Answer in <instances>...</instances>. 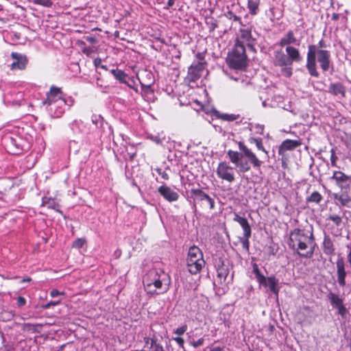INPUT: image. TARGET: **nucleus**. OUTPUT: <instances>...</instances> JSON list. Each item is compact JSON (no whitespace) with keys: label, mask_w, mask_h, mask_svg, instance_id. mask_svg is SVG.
I'll use <instances>...</instances> for the list:
<instances>
[{"label":"nucleus","mask_w":351,"mask_h":351,"mask_svg":"<svg viewBox=\"0 0 351 351\" xmlns=\"http://www.w3.org/2000/svg\"><path fill=\"white\" fill-rule=\"evenodd\" d=\"M328 48H330V45L324 38H322L316 45L312 44L308 46L306 68L311 76L319 77L317 62L319 63L323 72H327L330 69L333 70L331 52Z\"/></svg>","instance_id":"1"},{"label":"nucleus","mask_w":351,"mask_h":351,"mask_svg":"<svg viewBox=\"0 0 351 351\" xmlns=\"http://www.w3.org/2000/svg\"><path fill=\"white\" fill-rule=\"evenodd\" d=\"M287 244L291 250L305 258L313 256L316 245L313 231L301 228H295L290 232Z\"/></svg>","instance_id":"2"},{"label":"nucleus","mask_w":351,"mask_h":351,"mask_svg":"<svg viewBox=\"0 0 351 351\" xmlns=\"http://www.w3.org/2000/svg\"><path fill=\"white\" fill-rule=\"evenodd\" d=\"M238 145L242 153L231 149L227 152L230 161L236 165L238 171L241 173L249 171L251 168L250 162L254 168L260 169L263 162L257 158L256 154L242 142H239Z\"/></svg>","instance_id":"3"},{"label":"nucleus","mask_w":351,"mask_h":351,"mask_svg":"<svg viewBox=\"0 0 351 351\" xmlns=\"http://www.w3.org/2000/svg\"><path fill=\"white\" fill-rule=\"evenodd\" d=\"M43 104L48 106V110L52 117H60L64 112L63 106L66 105V101L63 99V93L60 88L52 86L50 88L49 92L47 93V98L43 101Z\"/></svg>","instance_id":"4"},{"label":"nucleus","mask_w":351,"mask_h":351,"mask_svg":"<svg viewBox=\"0 0 351 351\" xmlns=\"http://www.w3.org/2000/svg\"><path fill=\"white\" fill-rule=\"evenodd\" d=\"M227 62L230 68L243 70L247 66V58L243 42L236 40L234 48L227 58Z\"/></svg>","instance_id":"5"},{"label":"nucleus","mask_w":351,"mask_h":351,"mask_svg":"<svg viewBox=\"0 0 351 351\" xmlns=\"http://www.w3.org/2000/svg\"><path fill=\"white\" fill-rule=\"evenodd\" d=\"M143 283L145 291L150 295H158L166 292L169 288L162 287V280L158 271L155 269L150 270L143 278Z\"/></svg>","instance_id":"6"},{"label":"nucleus","mask_w":351,"mask_h":351,"mask_svg":"<svg viewBox=\"0 0 351 351\" xmlns=\"http://www.w3.org/2000/svg\"><path fill=\"white\" fill-rule=\"evenodd\" d=\"M186 265L189 271L191 274H198L204 267L205 261L203 258V254L198 247L193 245L189 248Z\"/></svg>","instance_id":"7"},{"label":"nucleus","mask_w":351,"mask_h":351,"mask_svg":"<svg viewBox=\"0 0 351 351\" xmlns=\"http://www.w3.org/2000/svg\"><path fill=\"white\" fill-rule=\"evenodd\" d=\"M191 193L195 204H199L202 207L210 210L215 208L214 199L201 189H191Z\"/></svg>","instance_id":"8"},{"label":"nucleus","mask_w":351,"mask_h":351,"mask_svg":"<svg viewBox=\"0 0 351 351\" xmlns=\"http://www.w3.org/2000/svg\"><path fill=\"white\" fill-rule=\"evenodd\" d=\"M137 77L143 93L145 94L152 93L153 90L152 89V86L154 83V77L152 73L147 70H144L142 71Z\"/></svg>","instance_id":"9"},{"label":"nucleus","mask_w":351,"mask_h":351,"mask_svg":"<svg viewBox=\"0 0 351 351\" xmlns=\"http://www.w3.org/2000/svg\"><path fill=\"white\" fill-rule=\"evenodd\" d=\"M216 173L219 178L228 182H232L235 180L234 168L226 162L219 163Z\"/></svg>","instance_id":"10"},{"label":"nucleus","mask_w":351,"mask_h":351,"mask_svg":"<svg viewBox=\"0 0 351 351\" xmlns=\"http://www.w3.org/2000/svg\"><path fill=\"white\" fill-rule=\"evenodd\" d=\"M205 69V63L194 62L189 68L186 80L190 82H195L199 80Z\"/></svg>","instance_id":"11"},{"label":"nucleus","mask_w":351,"mask_h":351,"mask_svg":"<svg viewBox=\"0 0 351 351\" xmlns=\"http://www.w3.org/2000/svg\"><path fill=\"white\" fill-rule=\"evenodd\" d=\"M330 179L335 180L336 184L341 190L346 191L348 189H350L351 186V176L346 175L342 171H334L333 175Z\"/></svg>","instance_id":"12"},{"label":"nucleus","mask_w":351,"mask_h":351,"mask_svg":"<svg viewBox=\"0 0 351 351\" xmlns=\"http://www.w3.org/2000/svg\"><path fill=\"white\" fill-rule=\"evenodd\" d=\"M10 56L13 60L10 65L12 70H24L26 68L28 59L25 54L18 52H12Z\"/></svg>","instance_id":"13"},{"label":"nucleus","mask_w":351,"mask_h":351,"mask_svg":"<svg viewBox=\"0 0 351 351\" xmlns=\"http://www.w3.org/2000/svg\"><path fill=\"white\" fill-rule=\"evenodd\" d=\"M336 267L337 282L340 287H343L346 285V278L347 273L346 271L345 261L343 257L337 258Z\"/></svg>","instance_id":"14"},{"label":"nucleus","mask_w":351,"mask_h":351,"mask_svg":"<svg viewBox=\"0 0 351 351\" xmlns=\"http://www.w3.org/2000/svg\"><path fill=\"white\" fill-rule=\"evenodd\" d=\"M274 64L276 66H291L289 56L282 49L274 51Z\"/></svg>","instance_id":"15"},{"label":"nucleus","mask_w":351,"mask_h":351,"mask_svg":"<svg viewBox=\"0 0 351 351\" xmlns=\"http://www.w3.org/2000/svg\"><path fill=\"white\" fill-rule=\"evenodd\" d=\"M159 193L167 201L175 202L178 199L179 195L170 187L162 185L158 188Z\"/></svg>","instance_id":"16"},{"label":"nucleus","mask_w":351,"mask_h":351,"mask_svg":"<svg viewBox=\"0 0 351 351\" xmlns=\"http://www.w3.org/2000/svg\"><path fill=\"white\" fill-rule=\"evenodd\" d=\"M301 145L302 143L300 141L287 139L284 141L279 147L278 154L279 155L283 156L285 152L288 150H293L297 148L298 147L300 146Z\"/></svg>","instance_id":"17"},{"label":"nucleus","mask_w":351,"mask_h":351,"mask_svg":"<svg viewBox=\"0 0 351 351\" xmlns=\"http://www.w3.org/2000/svg\"><path fill=\"white\" fill-rule=\"evenodd\" d=\"M259 284L265 287H269L270 289V291L272 293H274L276 295L278 294V292H279V287L278 286V280L276 279L274 276H271L268 278H266L265 276V281H263L262 283H259Z\"/></svg>","instance_id":"18"},{"label":"nucleus","mask_w":351,"mask_h":351,"mask_svg":"<svg viewBox=\"0 0 351 351\" xmlns=\"http://www.w3.org/2000/svg\"><path fill=\"white\" fill-rule=\"evenodd\" d=\"M285 51L291 64L293 62H300L302 61V57L298 49L293 46H287Z\"/></svg>","instance_id":"19"},{"label":"nucleus","mask_w":351,"mask_h":351,"mask_svg":"<svg viewBox=\"0 0 351 351\" xmlns=\"http://www.w3.org/2000/svg\"><path fill=\"white\" fill-rule=\"evenodd\" d=\"M332 196L335 200L339 202L337 204L341 206H346L349 208H351V197L346 192H343L341 194L333 193Z\"/></svg>","instance_id":"20"},{"label":"nucleus","mask_w":351,"mask_h":351,"mask_svg":"<svg viewBox=\"0 0 351 351\" xmlns=\"http://www.w3.org/2000/svg\"><path fill=\"white\" fill-rule=\"evenodd\" d=\"M328 92L335 96L341 95L343 97L346 95V88L341 82L331 83Z\"/></svg>","instance_id":"21"},{"label":"nucleus","mask_w":351,"mask_h":351,"mask_svg":"<svg viewBox=\"0 0 351 351\" xmlns=\"http://www.w3.org/2000/svg\"><path fill=\"white\" fill-rule=\"evenodd\" d=\"M217 276L220 282H226L229 274V266L225 265L223 262L221 265H218L217 268Z\"/></svg>","instance_id":"22"},{"label":"nucleus","mask_w":351,"mask_h":351,"mask_svg":"<svg viewBox=\"0 0 351 351\" xmlns=\"http://www.w3.org/2000/svg\"><path fill=\"white\" fill-rule=\"evenodd\" d=\"M234 221L238 222L243 230V234L246 237H251L252 230L247 219L239 216L238 214L234 215Z\"/></svg>","instance_id":"23"},{"label":"nucleus","mask_w":351,"mask_h":351,"mask_svg":"<svg viewBox=\"0 0 351 351\" xmlns=\"http://www.w3.org/2000/svg\"><path fill=\"white\" fill-rule=\"evenodd\" d=\"M323 252L326 255L332 256L335 254V247L329 236L325 235L322 243Z\"/></svg>","instance_id":"24"},{"label":"nucleus","mask_w":351,"mask_h":351,"mask_svg":"<svg viewBox=\"0 0 351 351\" xmlns=\"http://www.w3.org/2000/svg\"><path fill=\"white\" fill-rule=\"evenodd\" d=\"M296 42V38L292 30H289L287 34L280 40L279 45L280 47L290 46Z\"/></svg>","instance_id":"25"},{"label":"nucleus","mask_w":351,"mask_h":351,"mask_svg":"<svg viewBox=\"0 0 351 351\" xmlns=\"http://www.w3.org/2000/svg\"><path fill=\"white\" fill-rule=\"evenodd\" d=\"M327 298L330 301L331 305L334 308H338L343 304V300L337 294L332 292H329L327 295Z\"/></svg>","instance_id":"26"},{"label":"nucleus","mask_w":351,"mask_h":351,"mask_svg":"<svg viewBox=\"0 0 351 351\" xmlns=\"http://www.w3.org/2000/svg\"><path fill=\"white\" fill-rule=\"evenodd\" d=\"M145 347L150 350V351H160L163 350V348L160 344L157 343L156 341L150 338H145Z\"/></svg>","instance_id":"27"},{"label":"nucleus","mask_w":351,"mask_h":351,"mask_svg":"<svg viewBox=\"0 0 351 351\" xmlns=\"http://www.w3.org/2000/svg\"><path fill=\"white\" fill-rule=\"evenodd\" d=\"M43 205L47 206L49 208L53 209L58 212H60V205L53 199L43 197Z\"/></svg>","instance_id":"28"},{"label":"nucleus","mask_w":351,"mask_h":351,"mask_svg":"<svg viewBox=\"0 0 351 351\" xmlns=\"http://www.w3.org/2000/svg\"><path fill=\"white\" fill-rule=\"evenodd\" d=\"M111 73L120 82L127 84L126 78L128 77V75L125 73L124 71L119 69H112L111 70Z\"/></svg>","instance_id":"29"},{"label":"nucleus","mask_w":351,"mask_h":351,"mask_svg":"<svg viewBox=\"0 0 351 351\" xmlns=\"http://www.w3.org/2000/svg\"><path fill=\"white\" fill-rule=\"evenodd\" d=\"M260 0H248L247 8L252 15H256L258 11Z\"/></svg>","instance_id":"30"},{"label":"nucleus","mask_w":351,"mask_h":351,"mask_svg":"<svg viewBox=\"0 0 351 351\" xmlns=\"http://www.w3.org/2000/svg\"><path fill=\"white\" fill-rule=\"evenodd\" d=\"M322 199V195L318 191H314L306 197V203L319 204Z\"/></svg>","instance_id":"31"},{"label":"nucleus","mask_w":351,"mask_h":351,"mask_svg":"<svg viewBox=\"0 0 351 351\" xmlns=\"http://www.w3.org/2000/svg\"><path fill=\"white\" fill-rule=\"evenodd\" d=\"M237 40H239L240 41L243 42V44L245 43H247L251 42L252 40L251 31L247 29L241 30L240 38H237Z\"/></svg>","instance_id":"32"},{"label":"nucleus","mask_w":351,"mask_h":351,"mask_svg":"<svg viewBox=\"0 0 351 351\" xmlns=\"http://www.w3.org/2000/svg\"><path fill=\"white\" fill-rule=\"evenodd\" d=\"M217 117L223 121H233L238 119L239 118L240 115L234 114H226V113L217 112Z\"/></svg>","instance_id":"33"},{"label":"nucleus","mask_w":351,"mask_h":351,"mask_svg":"<svg viewBox=\"0 0 351 351\" xmlns=\"http://www.w3.org/2000/svg\"><path fill=\"white\" fill-rule=\"evenodd\" d=\"M248 141H249L250 143L255 144L258 149L263 151L267 155V152L265 149V148L263 145L262 138L250 137Z\"/></svg>","instance_id":"34"},{"label":"nucleus","mask_w":351,"mask_h":351,"mask_svg":"<svg viewBox=\"0 0 351 351\" xmlns=\"http://www.w3.org/2000/svg\"><path fill=\"white\" fill-rule=\"evenodd\" d=\"M253 273L254 274L258 283H262L265 281V276L261 273L256 263L253 265Z\"/></svg>","instance_id":"35"},{"label":"nucleus","mask_w":351,"mask_h":351,"mask_svg":"<svg viewBox=\"0 0 351 351\" xmlns=\"http://www.w3.org/2000/svg\"><path fill=\"white\" fill-rule=\"evenodd\" d=\"M250 237H246V235L243 234V237H239V241L242 244L243 248L246 251L248 252L250 249V241L249 239Z\"/></svg>","instance_id":"36"},{"label":"nucleus","mask_w":351,"mask_h":351,"mask_svg":"<svg viewBox=\"0 0 351 351\" xmlns=\"http://www.w3.org/2000/svg\"><path fill=\"white\" fill-rule=\"evenodd\" d=\"M33 3L36 5H40L46 8H50L53 5L51 0H33Z\"/></svg>","instance_id":"37"},{"label":"nucleus","mask_w":351,"mask_h":351,"mask_svg":"<svg viewBox=\"0 0 351 351\" xmlns=\"http://www.w3.org/2000/svg\"><path fill=\"white\" fill-rule=\"evenodd\" d=\"M206 24L208 26L210 32H213L217 27V21L213 18L206 20Z\"/></svg>","instance_id":"38"},{"label":"nucleus","mask_w":351,"mask_h":351,"mask_svg":"<svg viewBox=\"0 0 351 351\" xmlns=\"http://www.w3.org/2000/svg\"><path fill=\"white\" fill-rule=\"evenodd\" d=\"M280 67L282 68L281 71L285 76L290 77L292 75L291 66H282Z\"/></svg>","instance_id":"39"},{"label":"nucleus","mask_w":351,"mask_h":351,"mask_svg":"<svg viewBox=\"0 0 351 351\" xmlns=\"http://www.w3.org/2000/svg\"><path fill=\"white\" fill-rule=\"evenodd\" d=\"M328 219L331 220L337 226H339L342 221L341 217L337 215H330Z\"/></svg>","instance_id":"40"},{"label":"nucleus","mask_w":351,"mask_h":351,"mask_svg":"<svg viewBox=\"0 0 351 351\" xmlns=\"http://www.w3.org/2000/svg\"><path fill=\"white\" fill-rule=\"evenodd\" d=\"M337 309L338 311V314H339L342 317H346L348 313V310L345 306L344 304L340 306L339 307L337 308Z\"/></svg>","instance_id":"41"},{"label":"nucleus","mask_w":351,"mask_h":351,"mask_svg":"<svg viewBox=\"0 0 351 351\" xmlns=\"http://www.w3.org/2000/svg\"><path fill=\"white\" fill-rule=\"evenodd\" d=\"M330 153H331V156H330L331 165L333 166V167H336L337 166L336 162H337V157L336 156L335 149H332L330 150Z\"/></svg>","instance_id":"42"},{"label":"nucleus","mask_w":351,"mask_h":351,"mask_svg":"<svg viewBox=\"0 0 351 351\" xmlns=\"http://www.w3.org/2000/svg\"><path fill=\"white\" fill-rule=\"evenodd\" d=\"M231 78L233 79L234 80H235L236 82H239L241 87H245L246 86L250 85L249 81L244 80L243 79H242L241 77H232Z\"/></svg>","instance_id":"43"},{"label":"nucleus","mask_w":351,"mask_h":351,"mask_svg":"<svg viewBox=\"0 0 351 351\" xmlns=\"http://www.w3.org/2000/svg\"><path fill=\"white\" fill-rule=\"evenodd\" d=\"M227 16L229 19L232 20L234 21L241 23V18L236 14H234L232 12L230 11L227 14Z\"/></svg>","instance_id":"44"},{"label":"nucleus","mask_w":351,"mask_h":351,"mask_svg":"<svg viewBox=\"0 0 351 351\" xmlns=\"http://www.w3.org/2000/svg\"><path fill=\"white\" fill-rule=\"evenodd\" d=\"M186 329H187V326L186 325H184V326H182L181 327L178 328L174 331V333L178 335H183L186 332Z\"/></svg>","instance_id":"45"},{"label":"nucleus","mask_w":351,"mask_h":351,"mask_svg":"<svg viewBox=\"0 0 351 351\" xmlns=\"http://www.w3.org/2000/svg\"><path fill=\"white\" fill-rule=\"evenodd\" d=\"M60 303V300L51 301V302L43 305L42 307L44 309H47V308H49L52 306H56V305L59 304Z\"/></svg>","instance_id":"46"},{"label":"nucleus","mask_w":351,"mask_h":351,"mask_svg":"<svg viewBox=\"0 0 351 351\" xmlns=\"http://www.w3.org/2000/svg\"><path fill=\"white\" fill-rule=\"evenodd\" d=\"M84 242L85 241L83 239H77L74 241L73 246L77 248H80L84 245Z\"/></svg>","instance_id":"47"},{"label":"nucleus","mask_w":351,"mask_h":351,"mask_svg":"<svg viewBox=\"0 0 351 351\" xmlns=\"http://www.w3.org/2000/svg\"><path fill=\"white\" fill-rule=\"evenodd\" d=\"M204 342V339L203 338L199 339L196 341H191L190 344L193 346L194 348H198L199 346H202Z\"/></svg>","instance_id":"48"},{"label":"nucleus","mask_w":351,"mask_h":351,"mask_svg":"<svg viewBox=\"0 0 351 351\" xmlns=\"http://www.w3.org/2000/svg\"><path fill=\"white\" fill-rule=\"evenodd\" d=\"M61 295H64V292H60L57 289H52L51 291V292H50V295L52 298H55V297H57V296Z\"/></svg>","instance_id":"49"},{"label":"nucleus","mask_w":351,"mask_h":351,"mask_svg":"<svg viewBox=\"0 0 351 351\" xmlns=\"http://www.w3.org/2000/svg\"><path fill=\"white\" fill-rule=\"evenodd\" d=\"M26 303V300L22 297V296H19L18 298H17V304L19 306H23Z\"/></svg>","instance_id":"50"},{"label":"nucleus","mask_w":351,"mask_h":351,"mask_svg":"<svg viewBox=\"0 0 351 351\" xmlns=\"http://www.w3.org/2000/svg\"><path fill=\"white\" fill-rule=\"evenodd\" d=\"M157 171L163 179H165V180L169 179L168 173L166 171H162L160 169H158Z\"/></svg>","instance_id":"51"},{"label":"nucleus","mask_w":351,"mask_h":351,"mask_svg":"<svg viewBox=\"0 0 351 351\" xmlns=\"http://www.w3.org/2000/svg\"><path fill=\"white\" fill-rule=\"evenodd\" d=\"M174 340L177 342V343L179 345L180 347H181V348L184 347V341L182 338L178 337L174 338Z\"/></svg>","instance_id":"52"},{"label":"nucleus","mask_w":351,"mask_h":351,"mask_svg":"<svg viewBox=\"0 0 351 351\" xmlns=\"http://www.w3.org/2000/svg\"><path fill=\"white\" fill-rule=\"evenodd\" d=\"M175 1H176V0H169L167 2V6H165L164 8L167 9V10L169 9L174 5Z\"/></svg>","instance_id":"53"},{"label":"nucleus","mask_w":351,"mask_h":351,"mask_svg":"<svg viewBox=\"0 0 351 351\" xmlns=\"http://www.w3.org/2000/svg\"><path fill=\"white\" fill-rule=\"evenodd\" d=\"M151 139L153 141L156 142L157 144L162 143V140L159 137H158V136H152Z\"/></svg>","instance_id":"54"},{"label":"nucleus","mask_w":351,"mask_h":351,"mask_svg":"<svg viewBox=\"0 0 351 351\" xmlns=\"http://www.w3.org/2000/svg\"><path fill=\"white\" fill-rule=\"evenodd\" d=\"M256 128L258 129V132L261 134L263 132L264 127L263 125H258Z\"/></svg>","instance_id":"55"},{"label":"nucleus","mask_w":351,"mask_h":351,"mask_svg":"<svg viewBox=\"0 0 351 351\" xmlns=\"http://www.w3.org/2000/svg\"><path fill=\"white\" fill-rule=\"evenodd\" d=\"M247 45L249 49H250L251 50L255 51V48L254 47L253 44L251 42L247 43Z\"/></svg>","instance_id":"56"},{"label":"nucleus","mask_w":351,"mask_h":351,"mask_svg":"<svg viewBox=\"0 0 351 351\" xmlns=\"http://www.w3.org/2000/svg\"><path fill=\"white\" fill-rule=\"evenodd\" d=\"M31 280H32L31 278L27 277V278H23L21 282H30Z\"/></svg>","instance_id":"57"},{"label":"nucleus","mask_w":351,"mask_h":351,"mask_svg":"<svg viewBox=\"0 0 351 351\" xmlns=\"http://www.w3.org/2000/svg\"><path fill=\"white\" fill-rule=\"evenodd\" d=\"M86 40H88L90 43H94L95 41V39L93 37H87Z\"/></svg>","instance_id":"58"},{"label":"nucleus","mask_w":351,"mask_h":351,"mask_svg":"<svg viewBox=\"0 0 351 351\" xmlns=\"http://www.w3.org/2000/svg\"><path fill=\"white\" fill-rule=\"evenodd\" d=\"M10 141H11V143H12L13 145L16 146V149H19V147H18V146H17V144L16 143V141H15L14 139H13L12 138H11Z\"/></svg>","instance_id":"59"},{"label":"nucleus","mask_w":351,"mask_h":351,"mask_svg":"<svg viewBox=\"0 0 351 351\" xmlns=\"http://www.w3.org/2000/svg\"><path fill=\"white\" fill-rule=\"evenodd\" d=\"M10 141H11V143H12L13 145L16 146V149H19V147H18V146H17V144L16 143V141H15L14 139H13L12 138H11Z\"/></svg>","instance_id":"60"},{"label":"nucleus","mask_w":351,"mask_h":351,"mask_svg":"<svg viewBox=\"0 0 351 351\" xmlns=\"http://www.w3.org/2000/svg\"><path fill=\"white\" fill-rule=\"evenodd\" d=\"M339 19V14H336V13H334L332 14V19L334 20H337Z\"/></svg>","instance_id":"61"},{"label":"nucleus","mask_w":351,"mask_h":351,"mask_svg":"<svg viewBox=\"0 0 351 351\" xmlns=\"http://www.w3.org/2000/svg\"><path fill=\"white\" fill-rule=\"evenodd\" d=\"M94 62H95V66H97L98 64H99L101 62V60L100 59H95Z\"/></svg>","instance_id":"62"},{"label":"nucleus","mask_w":351,"mask_h":351,"mask_svg":"<svg viewBox=\"0 0 351 351\" xmlns=\"http://www.w3.org/2000/svg\"><path fill=\"white\" fill-rule=\"evenodd\" d=\"M213 351H221V348H215Z\"/></svg>","instance_id":"63"},{"label":"nucleus","mask_w":351,"mask_h":351,"mask_svg":"<svg viewBox=\"0 0 351 351\" xmlns=\"http://www.w3.org/2000/svg\"><path fill=\"white\" fill-rule=\"evenodd\" d=\"M262 105L263 107H266L267 106L266 101H263Z\"/></svg>","instance_id":"64"}]
</instances>
